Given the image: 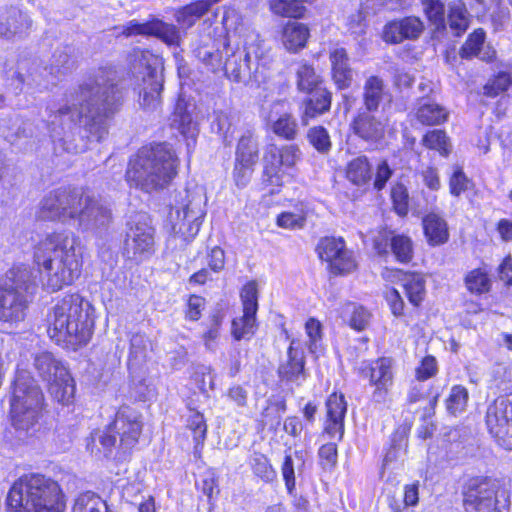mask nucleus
<instances>
[{
  "instance_id": "obj_25",
  "label": "nucleus",
  "mask_w": 512,
  "mask_h": 512,
  "mask_svg": "<svg viewBox=\"0 0 512 512\" xmlns=\"http://www.w3.org/2000/svg\"><path fill=\"white\" fill-rule=\"evenodd\" d=\"M289 19L278 30V40L282 47L290 54H298L307 48L311 31L308 24Z\"/></svg>"
},
{
  "instance_id": "obj_11",
  "label": "nucleus",
  "mask_w": 512,
  "mask_h": 512,
  "mask_svg": "<svg viewBox=\"0 0 512 512\" xmlns=\"http://www.w3.org/2000/svg\"><path fill=\"white\" fill-rule=\"evenodd\" d=\"M78 95L82 99L73 121L81 123L83 119L93 124L97 119L114 114L122 105L123 96L117 84L101 86L96 79L79 85Z\"/></svg>"
},
{
  "instance_id": "obj_57",
  "label": "nucleus",
  "mask_w": 512,
  "mask_h": 512,
  "mask_svg": "<svg viewBox=\"0 0 512 512\" xmlns=\"http://www.w3.org/2000/svg\"><path fill=\"white\" fill-rule=\"evenodd\" d=\"M254 165L244 163H233L232 169V181L237 189L242 190L246 188L252 180L254 171Z\"/></svg>"
},
{
  "instance_id": "obj_3",
  "label": "nucleus",
  "mask_w": 512,
  "mask_h": 512,
  "mask_svg": "<svg viewBox=\"0 0 512 512\" xmlns=\"http://www.w3.org/2000/svg\"><path fill=\"white\" fill-rule=\"evenodd\" d=\"M34 261L50 292L72 285L83 267L82 255L73 244L69 245V236L64 231H52L40 239L34 248Z\"/></svg>"
},
{
  "instance_id": "obj_45",
  "label": "nucleus",
  "mask_w": 512,
  "mask_h": 512,
  "mask_svg": "<svg viewBox=\"0 0 512 512\" xmlns=\"http://www.w3.org/2000/svg\"><path fill=\"white\" fill-rule=\"evenodd\" d=\"M469 397L467 387L462 384L452 385L444 400L447 414L452 417L462 415L468 408Z\"/></svg>"
},
{
  "instance_id": "obj_35",
  "label": "nucleus",
  "mask_w": 512,
  "mask_h": 512,
  "mask_svg": "<svg viewBox=\"0 0 512 512\" xmlns=\"http://www.w3.org/2000/svg\"><path fill=\"white\" fill-rule=\"evenodd\" d=\"M295 84L299 93H310L317 89L327 87L321 74L316 67L308 62H300L295 72Z\"/></svg>"
},
{
  "instance_id": "obj_1",
  "label": "nucleus",
  "mask_w": 512,
  "mask_h": 512,
  "mask_svg": "<svg viewBox=\"0 0 512 512\" xmlns=\"http://www.w3.org/2000/svg\"><path fill=\"white\" fill-rule=\"evenodd\" d=\"M283 106V100L274 101L264 118L265 129L288 142H272L264 146L260 181L270 194L279 193L288 181L294 179L302 158L299 145L293 143L300 135L298 120L291 111H280Z\"/></svg>"
},
{
  "instance_id": "obj_6",
  "label": "nucleus",
  "mask_w": 512,
  "mask_h": 512,
  "mask_svg": "<svg viewBox=\"0 0 512 512\" xmlns=\"http://www.w3.org/2000/svg\"><path fill=\"white\" fill-rule=\"evenodd\" d=\"M66 494L59 481L40 472L13 481L5 498V512H65Z\"/></svg>"
},
{
  "instance_id": "obj_47",
  "label": "nucleus",
  "mask_w": 512,
  "mask_h": 512,
  "mask_svg": "<svg viewBox=\"0 0 512 512\" xmlns=\"http://www.w3.org/2000/svg\"><path fill=\"white\" fill-rule=\"evenodd\" d=\"M195 489L206 497L210 508L213 509L220 494L219 477L215 470L212 468L206 470L202 478L195 482Z\"/></svg>"
},
{
  "instance_id": "obj_26",
  "label": "nucleus",
  "mask_w": 512,
  "mask_h": 512,
  "mask_svg": "<svg viewBox=\"0 0 512 512\" xmlns=\"http://www.w3.org/2000/svg\"><path fill=\"white\" fill-rule=\"evenodd\" d=\"M330 78L339 91L350 88L354 79V70L348 50L335 46L329 50Z\"/></svg>"
},
{
  "instance_id": "obj_51",
  "label": "nucleus",
  "mask_w": 512,
  "mask_h": 512,
  "mask_svg": "<svg viewBox=\"0 0 512 512\" xmlns=\"http://www.w3.org/2000/svg\"><path fill=\"white\" fill-rule=\"evenodd\" d=\"M307 220L306 210L300 206L295 211H283L276 217V225L287 230H296L304 227Z\"/></svg>"
},
{
  "instance_id": "obj_20",
  "label": "nucleus",
  "mask_w": 512,
  "mask_h": 512,
  "mask_svg": "<svg viewBox=\"0 0 512 512\" xmlns=\"http://www.w3.org/2000/svg\"><path fill=\"white\" fill-rule=\"evenodd\" d=\"M122 35L125 37H155L167 45L177 44L180 39L179 32L173 24L156 17H151L143 23L136 20L127 22L122 28Z\"/></svg>"
},
{
  "instance_id": "obj_29",
  "label": "nucleus",
  "mask_w": 512,
  "mask_h": 512,
  "mask_svg": "<svg viewBox=\"0 0 512 512\" xmlns=\"http://www.w3.org/2000/svg\"><path fill=\"white\" fill-rule=\"evenodd\" d=\"M373 169L366 155H358L349 160L344 167V178L365 194L371 190Z\"/></svg>"
},
{
  "instance_id": "obj_44",
  "label": "nucleus",
  "mask_w": 512,
  "mask_h": 512,
  "mask_svg": "<svg viewBox=\"0 0 512 512\" xmlns=\"http://www.w3.org/2000/svg\"><path fill=\"white\" fill-rule=\"evenodd\" d=\"M259 160V145L251 132L241 135L235 147L234 162L256 166Z\"/></svg>"
},
{
  "instance_id": "obj_32",
  "label": "nucleus",
  "mask_w": 512,
  "mask_h": 512,
  "mask_svg": "<svg viewBox=\"0 0 512 512\" xmlns=\"http://www.w3.org/2000/svg\"><path fill=\"white\" fill-rule=\"evenodd\" d=\"M441 394V388L434 383H430L425 391L422 385H414L411 386L407 392L406 403L414 405L427 399L428 404L423 408L422 420L430 419L436 414Z\"/></svg>"
},
{
  "instance_id": "obj_60",
  "label": "nucleus",
  "mask_w": 512,
  "mask_h": 512,
  "mask_svg": "<svg viewBox=\"0 0 512 512\" xmlns=\"http://www.w3.org/2000/svg\"><path fill=\"white\" fill-rule=\"evenodd\" d=\"M163 89V84L161 81L157 79H153L150 83L149 91L144 92L142 99V107L146 109H156L161 102V92Z\"/></svg>"
},
{
  "instance_id": "obj_62",
  "label": "nucleus",
  "mask_w": 512,
  "mask_h": 512,
  "mask_svg": "<svg viewBox=\"0 0 512 512\" xmlns=\"http://www.w3.org/2000/svg\"><path fill=\"white\" fill-rule=\"evenodd\" d=\"M392 175L393 170L391 169L388 162L386 160L381 161L376 167L375 177H372L371 189H374L378 192L382 191Z\"/></svg>"
},
{
  "instance_id": "obj_27",
  "label": "nucleus",
  "mask_w": 512,
  "mask_h": 512,
  "mask_svg": "<svg viewBox=\"0 0 512 512\" xmlns=\"http://www.w3.org/2000/svg\"><path fill=\"white\" fill-rule=\"evenodd\" d=\"M423 236L429 247H440L450 240V229L445 217L436 211L425 213L421 219Z\"/></svg>"
},
{
  "instance_id": "obj_13",
  "label": "nucleus",
  "mask_w": 512,
  "mask_h": 512,
  "mask_svg": "<svg viewBox=\"0 0 512 512\" xmlns=\"http://www.w3.org/2000/svg\"><path fill=\"white\" fill-rule=\"evenodd\" d=\"M357 373L370 387L373 403L384 404L390 400L396 381V361L392 356L381 355L362 361Z\"/></svg>"
},
{
  "instance_id": "obj_15",
  "label": "nucleus",
  "mask_w": 512,
  "mask_h": 512,
  "mask_svg": "<svg viewBox=\"0 0 512 512\" xmlns=\"http://www.w3.org/2000/svg\"><path fill=\"white\" fill-rule=\"evenodd\" d=\"M315 252L318 258L326 263V269L332 276H346L358 267L353 251L347 248L342 236L321 237Z\"/></svg>"
},
{
  "instance_id": "obj_22",
  "label": "nucleus",
  "mask_w": 512,
  "mask_h": 512,
  "mask_svg": "<svg viewBox=\"0 0 512 512\" xmlns=\"http://www.w3.org/2000/svg\"><path fill=\"white\" fill-rule=\"evenodd\" d=\"M155 228L147 221L136 222L129 227L126 250L135 259L148 258L155 253Z\"/></svg>"
},
{
  "instance_id": "obj_58",
  "label": "nucleus",
  "mask_w": 512,
  "mask_h": 512,
  "mask_svg": "<svg viewBox=\"0 0 512 512\" xmlns=\"http://www.w3.org/2000/svg\"><path fill=\"white\" fill-rule=\"evenodd\" d=\"M281 474L285 484L287 494L295 497L296 495V476L292 456L286 454L281 464Z\"/></svg>"
},
{
  "instance_id": "obj_43",
  "label": "nucleus",
  "mask_w": 512,
  "mask_h": 512,
  "mask_svg": "<svg viewBox=\"0 0 512 512\" xmlns=\"http://www.w3.org/2000/svg\"><path fill=\"white\" fill-rule=\"evenodd\" d=\"M512 87V73L500 70L493 73L482 86V96L487 99L503 97Z\"/></svg>"
},
{
  "instance_id": "obj_33",
  "label": "nucleus",
  "mask_w": 512,
  "mask_h": 512,
  "mask_svg": "<svg viewBox=\"0 0 512 512\" xmlns=\"http://www.w3.org/2000/svg\"><path fill=\"white\" fill-rule=\"evenodd\" d=\"M472 15L464 0H453L447 9L446 25L455 38H461L469 29Z\"/></svg>"
},
{
  "instance_id": "obj_64",
  "label": "nucleus",
  "mask_w": 512,
  "mask_h": 512,
  "mask_svg": "<svg viewBox=\"0 0 512 512\" xmlns=\"http://www.w3.org/2000/svg\"><path fill=\"white\" fill-rule=\"evenodd\" d=\"M424 185L430 191H438L441 188V178L438 169L429 165L420 173Z\"/></svg>"
},
{
  "instance_id": "obj_54",
  "label": "nucleus",
  "mask_w": 512,
  "mask_h": 512,
  "mask_svg": "<svg viewBox=\"0 0 512 512\" xmlns=\"http://www.w3.org/2000/svg\"><path fill=\"white\" fill-rule=\"evenodd\" d=\"M318 460L321 469L332 472L338 463V447L336 442L322 444L318 448Z\"/></svg>"
},
{
  "instance_id": "obj_31",
  "label": "nucleus",
  "mask_w": 512,
  "mask_h": 512,
  "mask_svg": "<svg viewBox=\"0 0 512 512\" xmlns=\"http://www.w3.org/2000/svg\"><path fill=\"white\" fill-rule=\"evenodd\" d=\"M295 340L287 348V357L285 361L281 362L277 369V374L280 379L284 381H296L299 378L305 379L306 374V358L303 349L299 346H294Z\"/></svg>"
},
{
  "instance_id": "obj_40",
  "label": "nucleus",
  "mask_w": 512,
  "mask_h": 512,
  "mask_svg": "<svg viewBox=\"0 0 512 512\" xmlns=\"http://www.w3.org/2000/svg\"><path fill=\"white\" fill-rule=\"evenodd\" d=\"M421 145L428 151L437 153L442 158L450 157L453 147L451 138L445 129H428L420 141Z\"/></svg>"
},
{
  "instance_id": "obj_38",
  "label": "nucleus",
  "mask_w": 512,
  "mask_h": 512,
  "mask_svg": "<svg viewBox=\"0 0 512 512\" xmlns=\"http://www.w3.org/2000/svg\"><path fill=\"white\" fill-rule=\"evenodd\" d=\"M423 15L437 35L447 32L446 7L444 0H419Z\"/></svg>"
},
{
  "instance_id": "obj_19",
  "label": "nucleus",
  "mask_w": 512,
  "mask_h": 512,
  "mask_svg": "<svg viewBox=\"0 0 512 512\" xmlns=\"http://www.w3.org/2000/svg\"><path fill=\"white\" fill-rule=\"evenodd\" d=\"M347 401L340 390H333L325 400V417L322 433L341 442L345 433Z\"/></svg>"
},
{
  "instance_id": "obj_55",
  "label": "nucleus",
  "mask_w": 512,
  "mask_h": 512,
  "mask_svg": "<svg viewBox=\"0 0 512 512\" xmlns=\"http://www.w3.org/2000/svg\"><path fill=\"white\" fill-rule=\"evenodd\" d=\"M439 372L438 361L433 355H425L415 367L414 377L418 382L434 378Z\"/></svg>"
},
{
  "instance_id": "obj_63",
  "label": "nucleus",
  "mask_w": 512,
  "mask_h": 512,
  "mask_svg": "<svg viewBox=\"0 0 512 512\" xmlns=\"http://www.w3.org/2000/svg\"><path fill=\"white\" fill-rule=\"evenodd\" d=\"M207 266L210 271L219 273L226 264L225 251L218 245L212 247L207 255Z\"/></svg>"
},
{
  "instance_id": "obj_49",
  "label": "nucleus",
  "mask_w": 512,
  "mask_h": 512,
  "mask_svg": "<svg viewBox=\"0 0 512 512\" xmlns=\"http://www.w3.org/2000/svg\"><path fill=\"white\" fill-rule=\"evenodd\" d=\"M390 199L395 214L401 218L406 217L410 209V195L408 188L403 182L397 181L392 184Z\"/></svg>"
},
{
  "instance_id": "obj_16",
  "label": "nucleus",
  "mask_w": 512,
  "mask_h": 512,
  "mask_svg": "<svg viewBox=\"0 0 512 512\" xmlns=\"http://www.w3.org/2000/svg\"><path fill=\"white\" fill-rule=\"evenodd\" d=\"M242 315L231 321V336L235 341L250 340L258 329L257 312L259 309V285L249 280L240 288Z\"/></svg>"
},
{
  "instance_id": "obj_23",
  "label": "nucleus",
  "mask_w": 512,
  "mask_h": 512,
  "mask_svg": "<svg viewBox=\"0 0 512 512\" xmlns=\"http://www.w3.org/2000/svg\"><path fill=\"white\" fill-rule=\"evenodd\" d=\"M448 191L452 198L466 199L471 206H475L482 198L481 190L470 177L461 164H454L447 176Z\"/></svg>"
},
{
  "instance_id": "obj_17",
  "label": "nucleus",
  "mask_w": 512,
  "mask_h": 512,
  "mask_svg": "<svg viewBox=\"0 0 512 512\" xmlns=\"http://www.w3.org/2000/svg\"><path fill=\"white\" fill-rule=\"evenodd\" d=\"M485 423L495 442L512 450V393L497 397L486 410Z\"/></svg>"
},
{
  "instance_id": "obj_42",
  "label": "nucleus",
  "mask_w": 512,
  "mask_h": 512,
  "mask_svg": "<svg viewBox=\"0 0 512 512\" xmlns=\"http://www.w3.org/2000/svg\"><path fill=\"white\" fill-rule=\"evenodd\" d=\"M33 366L37 371L39 377L48 383L52 378H55L61 370H67L68 368L62 363V361L56 359V357L48 351H41L34 356Z\"/></svg>"
},
{
  "instance_id": "obj_37",
  "label": "nucleus",
  "mask_w": 512,
  "mask_h": 512,
  "mask_svg": "<svg viewBox=\"0 0 512 512\" xmlns=\"http://www.w3.org/2000/svg\"><path fill=\"white\" fill-rule=\"evenodd\" d=\"M316 0H269V11L281 18L303 19L307 14L306 5H311Z\"/></svg>"
},
{
  "instance_id": "obj_9",
  "label": "nucleus",
  "mask_w": 512,
  "mask_h": 512,
  "mask_svg": "<svg viewBox=\"0 0 512 512\" xmlns=\"http://www.w3.org/2000/svg\"><path fill=\"white\" fill-rule=\"evenodd\" d=\"M459 489L465 512H501V499L502 507H509V492L505 483L493 475L463 476Z\"/></svg>"
},
{
  "instance_id": "obj_53",
  "label": "nucleus",
  "mask_w": 512,
  "mask_h": 512,
  "mask_svg": "<svg viewBox=\"0 0 512 512\" xmlns=\"http://www.w3.org/2000/svg\"><path fill=\"white\" fill-rule=\"evenodd\" d=\"M206 307V299L199 294H189L185 299L184 318L189 322H198Z\"/></svg>"
},
{
  "instance_id": "obj_24",
  "label": "nucleus",
  "mask_w": 512,
  "mask_h": 512,
  "mask_svg": "<svg viewBox=\"0 0 512 512\" xmlns=\"http://www.w3.org/2000/svg\"><path fill=\"white\" fill-rule=\"evenodd\" d=\"M304 94L306 96L299 105L300 122L303 126H307L312 120L331 111L333 93L328 87H324Z\"/></svg>"
},
{
  "instance_id": "obj_12",
  "label": "nucleus",
  "mask_w": 512,
  "mask_h": 512,
  "mask_svg": "<svg viewBox=\"0 0 512 512\" xmlns=\"http://www.w3.org/2000/svg\"><path fill=\"white\" fill-rule=\"evenodd\" d=\"M29 269L24 264H13L0 283V321L17 323L24 320L29 307Z\"/></svg>"
},
{
  "instance_id": "obj_21",
  "label": "nucleus",
  "mask_w": 512,
  "mask_h": 512,
  "mask_svg": "<svg viewBox=\"0 0 512 512\" xmlns=\"http://www.w3.org/2000/svg\"><path fill=\"white\" fill-rule=\"evenodd\" d=\"M376 111L358 110L349 124L350 132L367 143H379L386 135V124L376 115Z\"/></svg>"
},
{
  "instance_id": "obj_28",
  "label": "nucleus",
  "mask_w": 512,
  "mask_h": 512,
  "mask_svg": "<svg viewBox=\"0 0 512 512\" xmlns=\"http://www.w3.org/2000/svg\"><path fill=\"white\" fill-rule=\"evenodd\" d=\"M46 389L52 401L58 405L69 407L76 402V381L69 369L61 370L46 383Z\"/></svg>"
},
{
  "instance_id": "obj_61",
  "label": "nucleus",
  "mask_w": 512,
  "mask_h": 512,
  "mask_svg": "<svg viewBox=\"0 0 512 512\" xmlns=\"http://www.w3.org/2000/svg\"><path fill=\"white\" fill-rule=\"evenodd\" d=\"M305 333L308 337L309 347H317L323 339V325L315 317H309L304 325Z\"/></svg>"
},
{
  "instance_id": "obj_52",
  "label": "nucleus",
  "mask_w": 512,
  "mask_h": 512,
  "mask_svg": "<svg viewBox=\"0 0 512 512\" xmlns=\"http://www.w3.org/2000/svg\"><path fill=\"white\" fill-rule=\"evenodd\" d=\"M309 144L320 154H327L332 148L328 130L322 125H315L306 134Z\"/></svg>"
},
{
  "instance_id": "obj_4",
  "label": "nucleus",
  "mask_w": 512,
  "mask_h": 512,
  "mask_svg": "<svg viewBox=\"0 0 512 512\" xmlns=\"http://www.w3.org/2000/svg\"><path fill=\"white\" fill-rule=\"evenodd\" d=\"M179 159L171 144L150 142L129 159L125 179L145 192L167 188L178 175Z\"/></svg>"
},
{
  "instance_id": "obj_36",
  "label": "nucleus",
  "mask_w": 512,
  "mask_h": 512,
  "mask_svg": "<svg viewBox=\"0 0 512 512\" xmlns=\"http://www.w3.org/2000/svg\"><path fill=\"white\" fill-rule=\"evenodd\" d=\"M385 97H388L391 101V94L386 91L383 79L377 75L369 76L363 86L362 103L364 109L377 111Z\"/></svg>"
},
{
  "instance_id": "obj_2",
  "label": "nucleus",
  "mask_w": 512,
  "mask_h": 512,
  "mask_svg": "<svg viewBox=\"0 0 512 512\" xmlns=\"http://www.w3.org/2000/svg\"><path fill=\"white\" fill-rule=\"evenodd\" d=\"M92 305L78 293H67L56 301L46 318L47 334L64 349L77 351L93 335Z\"/></svg>"
},
{
  "instance_id": "obj_5",
  "label": "nucleus",
  "mask_w": 512,
  "mask_h": 512,
  "mask_svg": "<svg viewBox=\"0 0 512 512\" xmlns=\"http://www.w3.org/2000/svg\"><path fill=\"white\" fill-rule=\"evenodd\" d=\"M111 210L99 205L95 198L85 193L83 188L63 186L47 193L36 211V221L68 222L77 221L79 225L93 222L110 221Z\"/></svg>"
},
{
  "instance_id": "obj_34",
  "label": "nucleus",
  "mask_w": 512,
  "mask_h": 512,
  "mask_svg": "<svg viewBox=\"0 0 512 512\" xmlns=\"http://www.w3.org/2000/svg\"><path fill=\"white\" fill-rule=\"evenodd\" d=\"M246 463L257 482L272 484L277 480V471L269 456L261 451H252Z\"/></svg>"
},
{
  "instance_id": "obj_59",
  "label": "nucleus",
  "mask_w": 512,
  "mask_h": 512,
  "mask_svg": "<svg viewBox=\"0 0 512 512\" xmlns=\"http://www.w3.org/2000/svg\"><path fill=\"white\" fill-rule=\"evenodd\" d=\"M139 66L148 72L150 78L156 79V67L161 64V58L149 49L135 50Z\"/></svg>"
},
{
  "instance_id": "obj_8",
  "label": "nucleus",
  "mask_w": 512,
  "mask_h": 512,
  "mask_svg": "<svg viewBox=\"0 0 512 512\" xmlns=\"http://www.w3.org/2000/svg\"><path fill=\"white\" fill-rule=\"evenodd\" d=\"M47 413L45 396L37 381L26 371L17 373L9 407V418L13 427L28 431L44 423Z\"/></svg>"
},
{
  "instance_id": "obj_41",
  "label": "nucleus",
  "mask_w": 512,
  "mask_h": 512,
  "mask_svg": "<svg viewBox=\"0 0 512 512\" xmlns=\"http://www.w3.org/2000/svg\"><path fill=\"white\" fill-rule=\"evenodd\" d=\"M467 292L474 296L488 294L492 289V279L486 265L471 269L464 276Z\"/></svg>"
},
{
  "instance_id": "obj_7",
  "label": "nucleus",
  "mask_w": 512,
  "mask_h": 512,
  "mask_svg": "<svg viewBox=\"0 0 512 512\" xmlns=\"http://www.w3.org/2000/svg\"><path fill=\"white\" fill-rule=\"evenodd\" d=\"M143 430L142 413L130 405L122 404L105 425L98 441L105 455L114 454L117 462H125L138 449Z\"/></svg>"
},
{
  "instance_id": "obj_30",
  "label": "nucleus",
  "mask_w": 512,
  "mask_h": 512,
  "mask_svg": "<svg viewBox=\"0 0 512 512\" xmlns=\"http://www.w3.org/2000/svg\"><path fill=\"white\" fill-rule=\"evenodd\" d=\"M415 121L424 127L444 125L449 119V112L435 100L418 99L413 111Z\"/></svg>"
},
{
  "instance_id": "obj_18",
  "label": "nucleus",
  "mask_w": 512,
  "mask_h": 512,
  "mask_svg": "<svg viewBox=\"0 0 512 512\" xmlns=\"http://www.w3.org/2000/svg\"><path fill=\"white\" fill-rule=\"evenodd\" d=\"M425 24L416 15H406L387 21L381 31V39L389 45L418 40L424 33Z\"/></svg>"
},
{
  "instance_id": "obj_14",
  "label": "nucleus",
  "mask_w": 512,
  "mask_h": 512,
  "mask_svg": "<svg viewBox=\"0 0 512 512\" xmlns=\"http://www.w3.org/2000/svg\"><path fill=\"white\" fill-rule=\"evenodd\" d=\"M371 247L379 258H388L402 265H409L415 258V244L411 236L399 233L386 225L378 227L370 238Z\"/></svg>"
},
{
  "instance_id": "obj_56",
  "label": "nucleus",
  "mask_w": 512,
  "mask_h": 512,
  "mask_svg": "<svg viewBox=\"0 0 512 512\" xmlns=\"http://www.w3.org/2000/svg\"><path fill=\"white\" fill-rule=\"evenodd\" d=\"M192 412L187 420V428L191 431L193 440L205 441L207 438L208 426L204 414L195 408H189Z\"/></svg>"
},
{
  "instance_id": "obj_48",
  "label": "nucleus",
  "mask_w": 512,
  "mask_h": 512,
  "mask_svg": "<svg viewBox=\"0 0 512 512\" xmlns=\"http://www.w3.org/2000/svg\"><path fill=\"white\" fill-rule=\"evenodd\" d=\"M486 41V32L483 28H475L470 32L459 48V56L464 60H471L477 57Z\"/></svg>"
},
{
  "instance_id": "obj_10",
  "label": "nucleus",
  "mask_w": 512,
  "mask_h": 512,
  "mask_svg": "<svg viewBox=\"0 0 512 512\" xmlns=\"http://www.w3.org/2000/svg\"><path fill=\"white\" fill-rule=\"evenodd\" d=\"M401 286L411 306L410 309L407 308L404 298L395 287H390L383 298L391 315L411 331H416L420 328L419 318L427 297L425 275L420 271L411 270Z\"/></svg>"
},
{
  "instance_id": "obj_46",
  "label": "nucleus",
  "mask_w": 512,
  "mask_h": 512,
  "mask_svg": "<svg viewBox=\"0 0 512 512\" xmlns=\"http://www.w3.org/2000/svg\"><path fill=\"white\" fill-rule=\"evenodd\" d=\"M224 323V314L221 310L211 312L204 324L205 329L201 335L204 346L213 350L221 337Z\"/></svg>"
},
{
  "instance_id": "obj_39",
  "label": "nucleus",
  "mask_w": 512,
  "mask_h": 512,
  "mask_svg": "<svg viewBox=\"0 0 512 512\" xmlns=\"http://www.w3.org/2000/svg\"><path fill=\"white\" fill-rule=\"evenodd\" d=\"M340 317L352 330L362 332L368 328L372 313L361 304L347 302L341 307Z\"/></svg>"
},
{
  "instance_id": "obj_50",
  "label": "nucleus",
  "mask_w": 512,
  "mask_h": 512,
  "mask_svg": "<svg viewBox=\"0 0 512 512\" xmlns=\"http://www.w3.org/2000/svg\"><path fill=\"white\" fill-rule=\"evenodd\" d=\"M73 512H110L108 504L92 491L81 493L75 501Z\"/></svg>"
}]
</instances>
